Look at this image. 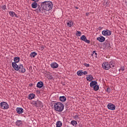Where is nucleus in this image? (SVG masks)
I'll return each mask as SVG.
<instances>
[{"label":"nucleus","mask_w":127,"mask_h":127,"mask_svg":"<svg viewBox=\"0 0 127 127\" xmlns=\"http://www.w3.org/2000/svg\"><path fill=\"white\" fill-rule=\"evenodd\" d=\"M44 10V9H43V7H41V5H38L37 9L35 10V11L37 12L38 13H43V11Z\"/></svg>","instance_id":"423d86ee"},{"label":"nucleus","mask_w":127,"mask_h":127,"mask_svg":"<svg viewBox=\"0 0 127 127\" xmlns=\"http://www.w3.org/2000/svg\"><path fill=\"white\" fill-rule=\"evenodd\" d=\"M81 40L82 41H84V42H86V43H90V40L87 39V37H86V36L85 35H82L80 37Z\"/></svg>","instance_id":"6e6552de"},{"label":"nucleus","mask_w":127,"mask_h":127,"mask_svg":"<svg viewBox=\"0 0 127 127\" xmlns=\"http://www.w3.org/2000/svg\"><path fill=\"white\" fill-rule=\"evenodd\" d=\"M72 24H73V23L72 22V21H67V26H68V27H72Z\"/></svg>","instance_id":"393cba45"},{"label":"nucleus","mask_w":127,"mask_h":127,"mask_svg":"<svg viewBox=\"0 0 127 127\" xmlns=\"http://www.w3.org/2000/svg\"><path fill=\"white\" fill-rule=\"evenodd\" d=\"M77 75H78V76H82V75H83V71H82V70H78L77 72Z\"/></svg>","instance_id":"c85d7f7f"},{"label":"nucleus","mask_w":127,"mask_h":127,"mask_svg":"<svg viewBox=\"0 0 127 127\" xmlns=\"http://www.w3.org/2000/svg\"><path fill=\"white\" fill-rule=\"evenodd\" d=\"M103 64H105V63H103Z\"/></svg>","instance_id":"8fccbe9b"},{"label":"nucleus","mask_w":127,"mask_h":127,"mask_svg":"<svg viewBox=\"0 0 127 127\" xmlns=\"http://www.w3.org/2000/svg\"><path fill=\"white\" fill-rule=\"evenodd\" d=\"M92 56L94 57H97V53H96V51H94L93 52V54H92Z\"/></svg>","instance_id":"2f4dec72"},{"label":"nucleus","mask_w":127,"mask_h":127,"mask_svg":"<svg viewBox=\"0 0 127 127\" xmlns=\"http://www.w3.org/2000/svg\"><path fill=\"white\" fill-rule=\"evenodd\" d=\"M56 127H62V122L61 121H57V124H56Z\"/></svg>","instance_id":"5701e85b"},{"label":"nucleus","mask_w":127,"mask_h":127,"mask_svg":"<svg viewBox=\"0 0 127 127\" xmlns=\"http://www.w3.org/2000/svg\"><path fill=\"white\" fill-rule=\"evenodd\" d=\"M51 64H57L56 63H52Z\"/></svg>","instance_id":"c03bdc74"},{"label":"nucleus","mask_w":127,"mask_h":127,"mask_svg":"<svg viewBox=\"0 0 127 127\" xmlns=\"http://www.w3.org/2000/svg\"><path fill=\"white\" fill-rule=\"evenodd\" d=\"M1 109H3V110H6L9 108V106L8 104H7L5 102H2L0 104Z\"/></svg>","instance_id":"7ed1b4c3"},{"label":"nucleus","mask_w":127,"mask_h":127,"mask_svg":"<svg viewBox=\"0 0 127 127\" xmlns=\"http://www.w3.org/2000/svg\"><path fill=\"white\" fill-rule=\"evenodd\" d=\"M31 6L32 8H36L38 6V4L36 2H33L31 4Z\"/></svg>","instance_id":"6ab92c4d"},{"label":"nucleus","mask_w":127,"mask_h":127,"mask_svg":"<svg viewBox=\"0 0 127 127\" xmlns=\"http://www.w3.org/2000/svg\"><path fill=\"white\" fill-rule=\"evenodd\" d=\"M51 67H52L54 69L58 68V64H51Z\"/></svg>","instance_id":"bb28decb"},{"label":"nucleus","mask_w":127,"mask_h":127,"mask_svg":"<svg viewBox=\"0 0 127 127\" xmlns=\"http://www.w3.org/2000/svg\"><path fill=\"white\" fill-rule=\"evenodd\" d=\"M20 60V58L18 57H15L14 58V62L12 63V64H16V63H18L19 62V60Z\"/></svg>","instance_id":"ddd939ff"},{"label":"nucleus","mask_w":127,"mask_h":127,"mask_svg":"<svg viewBox=\"0 0 127 127\" xmlns=\"http://www.w3.org/2000/svg\"><path fill=\"white\" fill-rule=\"evenodd\" d=\"M107 91L108 93H110L111 92V88H110L109 87L107 88Z\"/></svg>","instance_id":"f704fd0d"},{"label":"nucleus","mask_w":127,"mask_h":127,"mask_svg":"<svg viewBox=\"0 0 127 127\" xmlns=\"http://www.w3.org/2000/svg\"><path fill=\"white\" fill-rule=\"evenodd\" d=\"M41 7H43L44 10L49 11V10L52 9L53 4H52V2L50 1H45L41 3Z\"/></svg>","instance_id":"f257e3e1"},{"label":"nucleus","mask_w":127,"mask_h":127,"mask_svg":"<svg viewBox=\"0 0 127 127\" xmlns=\"http://www.w3.org/2000/svg\"><path fill=\"white\" fill-rule=\"evenodd\" d=\"M108 45H109V46H110L111 45L110 44H108Z\"/></svg>","instance_id":"49530a36"},{"label":"nucleus","mask_w":127,"mask_h":127,"mask_svg":"<svg viewBox=\"0 0 127 127\" xmlns=\"http://www.w3.org/2000/svg\"><path fill=\"white\" fill-rule=\"evenodd\" d=\"M84 66H85V67H89L90 64H84Z\"/></svg>","instance_id":"4c0bfd02"},{"label":"nucleus","mask_w":127,"mask_h":127,"mask_svg":"<svg viewBox=\"0 0 127 127\" xmlns=\"http://www.w3.org/2000/svg\"><path fill=\"white\" fill-rule=\"evenodd\" d=\"M12 66L16 71H18V70H19V66L17 64H12Z\"/></svg>","instance_id":"f3484780"},{"label":"nucleus","mask_w":127,"mask_h":127,"mask_svg":"<svg viewBox=\"0 0 127 127\" xmlns=\"http://www.w3.org/2000/svg\"><path fill=\"white\" fill-rule=\"evenodd\" d=\"M32 104H33V105H34V106H35V107H40L41 108H42V107L43 106V105H42V103L41 102V101H32Z\"/></svg>","instance_id":"20e7f679"},{"label":"nucleus","mask_w":127,"mask_h":127,"mask_svg":"<svg viewBox=\"0 0 127 127\" xmlns=\"http://www.w3.org/2000/svg\"><path fill=\"white\" fill-rule=\"evenodd\" d=\"M120 70H122V71H125V66H123V67H121L120 68Z\"/></svg>","instance_id":"72a5a7b5"},{"label":"nucleus","mask_w":127,"mask_h":127,"mask_svg":"<svg viewBox=\"0 0 127 127\" xmlns=\"http://www.w3.org/2000/svg\"><path fill=\"white\" fill-rule=\"evenodd\" d=\"M109 110H111V111H114L116 110V106L112 103H109L107 105Z\"/></svg>","instance_id":"0eeeda50"},{"label":"nucleus","mask_w":127,"mask_h":127,"mask_svg":"<svg viewBox=\"0 0 127 127\" xmlns=\"http://www.w3.org/2000/svg\"><path fill=\"white\" fill-rule=\"evenodd\" d=\"M20 72H21V73H25V68H24V67H23V65H22V64H20L19 66V70H18Z\"/></svg>","instance_id":"9b49d317"},{"label":"nucleus","mask_w":127,"mask_h":127,"mask_svg":"<svg viewBox=\"0 0 127 127\" xmlns=\"http://www.w3.org/2000/svg\"><path fill=\"white\" fill-rule=\"evenodd\" d=\"M16 126H18V127H19L20 125H21V121L18 120L16 122Z\"/></svg>","instance_id":"c756f323"},{"label":"nucleus","mask_w":127,"mask_h":127,"mask_svg":"<svg viewBox=\"0 0 127 127\" xmlns=\"http://www.w3.org/2000/svg\"><path fill=\"white\" fill-rule=\"evenodd\" d=\"M94 91H98L100 88V87L99 86V85H98L97 84H96L95 86H94V87H93Z\"/></svg>","instance_id":"cd10ccee"},{"label":"nucleus","mask_w":127,"mask_h":127,"mask_svg":"<svg viewBox=\"0 0 127 127\" xmlns=\"http://www.w3.org/2000/svg\"><path fill=\"white\" fill-rule=\"evenodd\" d=\"M125 3L127 6V0H125Z\"/></svg>","instance_id":"a19ab883"},{"label":"nucleus","mask_w":127,"mask_h":127,"mask_svg":"<svg viewBox=\"0 0 127 127\" xmlns=\"http://www.w3.org/2000/svg\"><path fill=\"white\" fill-rule=\"evenodd\" d=\"M96 85H98V82L96 81H92L90 82V87H91V88L94 87Z\"/></svg>","instance_id":"2eb2a0df"},{"label":"nucleus","mask_w":127,"mask_h":127,"mask_svg":"<svg viewBox=\"0 0 127 127\" xmlns=\"http://www.w3.org/2000/svg\"><path fill=\"white\" fill-rule=\"evenodd\" d=\"M35 96V95L34 94H30L28 97V98L29 99V100H32V99H33V98H34Z\"/></svg>","instance_id":"412c9836"},{"label":"nucleus","mask_w":127,"mask_h":127,"mask_svg":"<svg viewBox=\"0 0 127 127\" xmlns=\"http://www.w3.org/2000/svg\"><path fill=\"white\" fill-rule=\"evenodd\" d=\"M54 108L56 112H61L64 110V105L61 102L55 103Z\"/></svg>","instance_id":"f03ea898"},{"label":"nucleus","mask_w":127,"mask_h":127,"mask_svg":"<svg viewBox=\"0 0 127 127\" xmlns=\"http://www.w3.org/2000/svg\"><path fill=\"white\" fill-rule=\"evenodd\" d=\"M87 81H89V82H91L93 79H94V77H93V76L92 75H89L88 77L86 78Z\"/></svg>","instance_id":"aec40b11"},{"label":"nucleus","mask_w":127,"mask_h":127,"mask_svg":"<svg viewBox=\"0 0 127 127\" xmlns=\"http://www.w3.org/2000/svg\"><path fill=\"white\" fill-rule=\"evenodd\" d=\"M2 8V9H3V10H6V9H7L6 6L5 5H3Z\"/></svg>","instance_id":"473e14b6"},{"label":"nucleus","mask_w":127,"mask_h":127,"mask_svg":"<svg viewBox=\"0 0 127 127\" xmlns=\"http://www.w3.org/2000/svg\"><path fill=\"white\" fill-rule=\"evenodd\" d=\"M16 111L17 113V114H19L20 115L21 114H22L23 113V109L21 108H17L16 109Z\"/></svg>","instance_id":"4468645a"},{"label":"nucleus","mask_w":127,"mask_h":127,"mask_svg":"<svg viewBox=\"0 0 127 127\" xmlns=\"http://www.w3.org/2000/svg\"><path fill=\"white\" fill-rule=\"evenodd\" d=\"M45 77H47L48 79H50L51 80H52L53 77L50 75V73L48 71H45L44 72Z\"/></svg>","instance_id":"9d476101"},{"label":"nucleus","mask_w":127,"mask_h":127,"mask_svg":"<svg viewBox=\"0 0 127 127\" xmlns=\"http://www.w3.org/2000/svg\"><path fill=\"white\" fill-rule=\"evenodd\" d=\"M39 1V0H35L34 2H38Z\"/></svg>","instance_id":"ea45409f"},{"label":"nucleus","mask_w":127,"mask_h":127,"mask_svg":"<svg viewBox=\"0 0 127 127\" xmlns=\"http://www.w3.org/2000/svg\"><path fill=\"white\" fill-rule=\"evenodd\" d=\"M60 100L61 102H65L66 101V97L65 96H60Z\"/></svg>","instance_id":"a878e982"},{"label":"nucleus","mask_w":127,"mask_h":127,"mask_svg":"<svg viewBox=\"0 0 127 127\" xmlns=\"http://www.w3.org/2000/svg\"><path fill=\"white\" fill-rule=\"evenodd\" d=\"M102 33L104 36H110L112 34V31L107 29L102 31Z\"/></svg>","instance_id":"39448f33"},{"label":"nucleus","mask_w":127,"mask_h":127,"mask_svg":"<svg viewBox=\"0 0 127 127\" xmlns=\"http://www.w3.org/2000/svg\"><path fill=\"white\" fill-rule=\"evenodd\" d=\"M97 40H98L99 42H104L106 40V38L104 36H100L97 38Z\"/></svg>","instance_id":"f8f14e48"},{"label":"nucleus","mask_w":127,"mask_h":127,"mask_svg":"<svg viewBox=\"0 0 127 127\" xmlns=\"http://www.w3.org/2000/svg\"><path fill=\"white\" fill-rule=\"evenodd\" d=\"M44 83L42 81H39L37 83V88H42V87H43L44 86Z\"/></svg>","instance_id":"dca6fc26"},{"label":"nucleus","mask_w":127,"mask_h":127,"mask_svg":"<svg viewBox=\"0 0 127 127\" xmlns=\"http://www.w3.org/2000/svg\"><path fill=\"white\" fill-rule=\"evenodd\" d=\"M76 35V36H81V35H82V33L80 31H77Z\"/></svg>","instance_id":"7c9ffc66"},{"label":"nucleus","mask_w":127,"mask_h":127,"mask_svg":"<svg viewBox=\"0 0 127 127\" xmlns=\"http://www.w3.org/2000/svg\"><path fill=\"white\" fill-rule=\"evenodd\" d=\"M110 64H115V61H111L110 62Z\"/></svg>","instance_id":"e433bc0d"},{"label":"nucleus","mask_w":127,"mask_h":127,"mask_svg":"<svg viewBox=\"0 0 127 127\" xmlns=\"http://www.w3.org/2000/svg\"><path fill=\"white\" fill-rule=\"evenodd\" d=\"M111 65H112V67H115V65H113V64H111Z\"/></svg>","instance_id":"37998d69"},{"label":"nucleus","mask_w":127,"mask_h":127,"mask_svg":"<svg viewBox=\"0 0 127 127\" xmlns=\"http://www.w3.org/2000/svg\"><path fill=\"white\" fill-rule=\"evenodd\" d=\"M75 8H76V9H78L79 8H78V7H75Z\"/></svg>","instance_id":"a18cd8bd"},{"label":"nucleus","mask_w":127,"mask_h":127,"mask_svg":"<svg viewBox=\"0 0 127 127\" xmlns=\"http://www.w3.org/2000/svg\"><path fill=\"white\" fill-rule=\"evenodd\" d=\"M102 68L105 70H109V69L111 68V65L110 64H102Z\"/></svg>","instance_id":"1a4fd4ad"},{"label":"nucleus","mask_w":127,"mask_h":127,"mask_svg":"<svg viewBox=\"0 0 127 127\" xmlns=\"http://www.w3.org/2000/svg\"><path fill=\"white\" fill-rule=\"evenodd\" d=\"M83 75H87L88 74V72L86 71H85L83 72Z\"/></svg>","instance_id":"c9c22d12"},{"label":"nucleus","mask_w":127,"mask_h":127,"mask_svg":"<svg viewBox=\"0 0 127 127\" xmlns=\"http://www.w3.org/2000/svg\"><path fill=\"white\" fill-rule=\"evenodd\" d=\"M9 14L10 15V16H12V17H18V16H17V14H16L15 13V12H13V11H10L9 12Z\"/></svg>","instance_id":"a211bd4d"},{"label":"nucleus","mask_w":127,"mask_h":127,"mask_svg":"<svg viewBox=\"0 0 127 127\" xmlns=\"http://www.w3.org/2000/svg\"><path fill=\"white\" fill-rule=\"evenodd\" d=\"M30 68H31V66H30Z\"/></svg>","instance_id":"3c124183"},{"label":"nucleus","mask_w":127,"mask_h":127,"mask_svg":"<svg viewBox=\"0 0 127 127\" xmlns=\"http://www.w3.org/2000/svg\"><path fill=\"white\" fill-rule=\"evenodd\" d=\"M78 117H79V116L78 115H76L75 116H74V118L77 119Z\"/></svg>","instance_id":"58836bf2"},{"label":"nucleus","mask_w":127,"mask_h":127,"mask_svg":"<svg viewBox=\"0 0 127 127\" xmlns=\"http://www.w3.org/2000/svg\"><path fill=\"white\" fill-rule=\"evenodd\" d=\"M102 27H99V28H98V29L99 30H101V29H102Z\"/></svg>","instance_id":"79ce46f5"},{"label":"nucleus","mask_w":127,"mask_h":127,"mask_svg":"<svg viewBox=\"0 0 127 127\" xmlns=\"http://www.w3.org/2000/svg\"><path fill=\"white\" fill-rule=\"evenodd\" d=\"M88 14H89V13H86V15L88 16Z\"/></svg>","instance_id":"de8ad7c7"},{"label":"nucleus","mask_w":127,"mask_h":127,"mask_svg":"<svg viewBox=\"0 0 127 127\" xmlns=\"http://www.w3.org/2000/svg\"><path fill=\"white\" fill-rule=\"evenodd\" d=\"M36 55H37V53L35 52H33L31 53L30 57H32L33 58H34V57H35V56H36Z\"/></svg>","instance_id":"b1692460"},{"label":"nucleus","mask_w":127,"mask_h":127,"mask_svg":"<svg viewBox=\"0 0 127 127\" xmlns=\"http://www.w3.org/2000/svg\"><path fill=\"white\" fill-rule=\"evenodd\" d=\"M78 123H77V121L75 120H72L71 122V124L73 126V127H77V124Z\"/></svg>","instance_id":"4be33fe9"},{"label":"nucleus","mask_w":127,"mask_h":127,"mask_svg":"<svg viewBox=\"0 0 127 127\" xmlns=\"http://www.w3.org/2000/svg\"><path fill=\"white\" fill-rule=\"evenodd\" d=\"M32 0V1H35V0Z\"/></svg>","instance_id":"09e8293b"}]
</instances>
